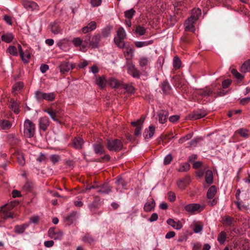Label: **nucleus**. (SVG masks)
Instances as JSON below:
<instances>
[{"label": "nucleus", "instance_id": "58", "mask_svg": "<svg viewBox=\"0 0 250 250\" xmlns=\"http://www.w3.org/2000/svg\"><path fill=\"white\" fill-rule=\"evenodd\" d=\"M232 74L238 80H242L244 77L239 73L236 69H232L231 70Z\"/></svg>", "mask_w": 250, "mask_h": 250}, {"label": "nucleus", "instance_id": "56", "mask_svg": "<svg viewBox=\"0 0 250 250\" xmlns=\"http://www.w3.org/2000/svg\"><path fill=\"white\" fill-rule=\"evenodd\" d=\"M237 131L241 137L245 138H248L249 137V135L248 134L249 130L247 129L241 128L239 129Z\"/></svg>", "mask_w": 250, "mask_h": 250}, {"label": "nucleus", "instance_id": "36", "mask_svg": "<svg viewBox=\"0 0 250 250\" xmlns=\"http://www.w3.org/2000/svg\"><path fill=\"white\" fill-rule=\"evenodd\" d=\"M51 32L54 34H57L61 31L60 24L57 22H54L50 24Z\"/></svg>", "mask_w": 250, "mask_h": 250}, {"label": "nucleus", "instance_id": "40", "mask_svg": "<svg viewBox=\"0 0 250 250\" xmlns=\"http://www.w3.org/2000/svg\"><path fill=\"white\" fill-rule=\"evenodd\" d=\"M96 83L101 89L104 88L106 85L105 77L104 76L99 77L96 80Z\"/></svg>", "mask_w": 250, "mask_h": 250}, {"label": "nucleus", "instance_id": "38", "mask_svg": "<svg viewBox=\"0 0 250 250\" xmlns=\"http://www.w3.org/2000/svg\"><path fill=\"white\" fill-rule=\"evenodd\" d=\"M217 189L215 186H211L208 190L207 196L208 199H212L215 195Z\"/></svg>", "mask_w": 250, "mask_h": 250}, {"label": "nucleus", "instance_id": "31", "mask_svg": "<svg viewBox=\"0 0 250 250\" xmlns=\"http://www.w3.org/2000/svg\"><path fill=\"white\" fill-rule=\"evenodd\" d=\"M28 226L29 225L26 223L23 224L21 225H16L14 227V231L17 234H22Z\"/></svg>", "mask_w": 250, "mask_h": 250}, {"label": "nucleus", "instance_id": "34", "mask_svg": "<svg viewBox=\"0 0 250 250\" xmlns=\"http://www.w3.org/2000/svg\"><path fill=\"white\" fill-rule=\"evenodd\" d=\"M124 39L114 38V41L116 45L121 49H124L128 42H125Z\"/></svg>", "mask_w": 250, "mask_h": 250}, {"label": "nucleus", "instance_id": "47", "mask_svg": "<svg viewBox=\"0 0 250 250\" xmlns=\"http://www.w3.org/2000/svg\"><path fill=\"white\" fill-rule=\"evenodd\" d=\"M226 232L224 231H222L218 236L217 240L220 244H223L226 241Z\"/></svg>", "mask_w": 250, "mask_h": 250}, {"label": "nucleus", "instance_id": "33", "mask_svg": "<svg viewBox=\"0 0 250 250\" xmlns=\"http://www.w3.org/2000/svg\"><path fill=\"white\" fill-rule=\"evenodd\" d=\"M153 42V40L147 41H136L134 42L135 46L137 48H141L145 46H148L152 44Z\"/></svg>", "mask_w": 250, "mask_h": 250}, {"label": "nucleus", "instance_id": "64", "mask_svg": "<svg viewBox=\"0 0 250 250\" xmlns=\"http://www.w3.org/2000/svg\"><path fill=\"white\" fill-rule=\"evenodd\" d=\"M83 240L84 242L91 244L94 241V239L89 234H86L83 237Z\"/></svg>", "mask_w": 250, "mask_h": 250}, {"label": "nucleus", "instance_id": "21", "mask_svg": "<svg viewBox=\"0 0 250 250\" xmlns=\"http://www.w3.org/2000/svg\"><path fill=\"white\" fill-rule=\"evenodd\" d=\"M97 27V23L95 21H92L90 22L87 25L83 27L82 29V31L83 33L86 34L89 33L94 30Z\"/></svg>", "mask_w": 250, "mask_h": 250}, {"label": "nucleus", "instance_id": "19", "mask_svg": "<svg viewBox=\"0 0 250 250\" xmlns=\"http://www.w3.org/2000/svg\"><path fill=\"white\" fill-rule=\"evenodd\" d=\"M84 141L83 139L80 137H75L72 141V145L74 148L81 149L83 148Z\"/></svg>", "mask_w": 250, "mask_h": 250}, {"label": "nucleus", "instance_id": "9", "mask_svg": "<svg viewBox=\"0 0 250 250\" xmlns=\"http://www.w3.org/2000/svg\"><path fill=\"white\" fill-rule=\"evenodd\" d=\"M127 73L131 75L133 78L140 79L141 73L138 69L135 67V65L132 63H128L127 64Z\"/></svg>", "mask_w": 250, "mask_h": 250}, {"label": "nucleus", "instance_id": "16", "mask_svg": "<svg viewBox=\"0 0 250 250\" xmlns=\"http://www.w3.org/2000/svg\"><path fill=\"white\" fill-rule=\"evenodd\" d=\"M201 207V205L199 204L191 203L185 206L184 209L188 213L193 214L196 211L199 210Z\"/></svg>", "mask_w": 250, "mask_h": 250}, {"label": "nucleus", "instance_id": "62", "mask_svg": "<svg viewBox=\"0 0 250 250\" xmlns=\"http://www.w3.org/2000/svg\"><path fill=\"white\" fill-rule=\"evenodd\" d=\"M148 60L146 57H142L139 61V64L141 67H144L147 65Z\"/></svg>", "mask_w": 250, "mask_h": 250}, {"label": "nucleus", "instance_id": "8", "mask_svg": "<svg viewBox=\"0 0 250 250\" xmlns=\"http://www.w3.org/2000/svg\"><path fill=\"white\" fill-rule=\"evenodd\" d=\"M93 149L96 155H101L105 153V149L103 143L98 141L92 145Z\"/></svg>", "mask_w": 250, "mask_h": 250}, {"label": "nucleus", "instance_id": "35", "mask_svg": "<svg viewBox=\"0 0 250 250\" xmlns=\"http://www.w3.org/2000/svg\"><path fill=\"white\" fill-rule=\"evenodd\" d=\"M8 139L10 144L12 146L17 145L20 141L19 138L14 134H9L8 136Z\"/></svg>", "mask_w": 250, "mask_h": 250}, {"label": "nucleus", "instance_id": "63", "mask_svg": "<svg viewBox=\"0 0 250 250\" xmlns=\"http://www.w3.org/2000/svg\"><path fill=\"white\" fill-rule=\"evenodd\" d=\"M50 159L53 164L55 165L60 160V156L57 154H53L50 156Z\"/></svg>", "mask_w": 250, "mask_h": 250}, {"label": "nucleus", "instance_id": "13", "mask_svg": "<svg viewBox=\"0 0 250 250\" xmlns=\"http://www.w3.org/2000/svg\"><path fill=\"white\" fill-rule=\"evenodd\" d=\"M207 114V112L204 109H197L192 112L190 117L192 120H197L204 117Z\"/></svg>", "mask_w": 250, "mask_h": 250}, {"label": "nucleus", "instance_id": "57", "mask_svg": "<svg viewBox=\"0 0 250 250\" xmlns=\"http://www.w3.org/2000/svg\"><path fill=\"white\" fill-rule=\"evenodd\" d=\"M201 15V10L199 9H193L191 16H193V20L196 21Z\"/></svg>", "mask_w": 250, "mask_h": 250}, {"label": "nucleus", "instance_id": "27", "mask_svg": "<svg viewBox=\"0 0 250 250\" xmlns=\"http://www.w3.org/2000/svg\"><path fill=\"white\" fill-rule=\"evenodd\" d=\"M155 206L154 200L151 199V201L146 202L144 207V209L146 212H149L154 209Z\"/></svg>", "mask_w": 250, "mask_h": 250}, {"label": "nucleus", "instance_id": "3", "mask_svg": "<svg viewBox=\"0 0 250 250\" xmlns=\"http://www.w3.org/2000/svg\"><path fill=\"white\" fill-rule=\"evenodd\" d=\"M105 146L109 151L114 152H119L123 147L122 142L118 139L107 140Z\"/></svg>", "mask_w": 250, "mask_h": 250}, {"label": "nucleus", "instance_id": "55", "mask_svg": "<svg viewBox=\"0 0 250 250\" xmlns=\"http://www.w3.org/2000/svg\"><path fill=\"white\" fill-rule=\"evenodd\" d=\"M193 133L192 132L189 133L186 135L181 137L178 141L179 143L183 144L186 141L190 140L193 137Z\"/></svg>", "mask_w": 250, "mask_h": 250}, {"label": "nucleus", "instance_id": "11", "mask_svg": "<svg viewBox=\"0 0 250 250\" xmlns=\"http://www.w3.org/2000/svg\"><path fill=\"white\" fill-rule=\"evenodd\" d=\"M50 124V121L47 116L41 117L39 120V127L40 130L43 131L47 129Z\"/></svg>", "mask_w": 250, "mask_h": 250}, {"label": "nucleus", "instance_id": "37", "mask_svg": "<svg viewBox=\"0 0 250 250\" xmlns=\"http://www.w3.org/2000/svg\"><path fill=\"white\" fill-rule=\"evenodd\" d=\"M250 70V59L245 61L241 65L240 71L242 73H246Z\"/></svg>", "mask_w": 250, "mask_h": 250}, {"label": "nucleus", "instance_id": "5", "mask_svg": "<svg viewBox=\"0 0 250 250\" xmlns=\"http://www.w3.org/2000/svg\"><path fill=\"white\" fill-rule=\"evenodd\" d=\"M13 207L11 205L6 204L1 207L0 212L2 214V217L3 219L6 220L8 218H13V214L10 211Z\"/></svg>", "mask_w": 250, "mask_h": 250}, {"label": "nucleus", "instance_id": "54", "mask_svg": "<svg viewBox=\"0 0 250 250\" xmlns=\"http://www.w3.org/2000/svg\"><path fill=\"white\" fill-rule=\"evenodd\" d=\"M181 40L184 44H188L190 43L191 39L190 35L186 33L181 38Z\"/></svg>", "mask_w": 250, "mask_h": 250}, {"label": "nucleus", "instance_id": "61", "mask_svg": "<svg viewBox=\"0 0 250 250\" xmlns=\"http://www.w3.org/2000/svg\"><path fill=\"white\" fill-rule=\"evenodd\" d=\"M144 121V118H143V117H141L140 119L137 120L136 121L132 122L131 124L133 126L137 127V126H142Z\"/></svg>", "mask_w": 250, "mask_h": 250}, {"label": "nucleus", "instance_id": "10", "mask_svg": "<svg viewBox=\"0 0 250 250\" xmlns=\"http://www.w3.org/2000/svg\"><path fill=\"white\" fill-rule=\"evenodd\" d=\"M115 184L116 185V190L117 192L119 191L120 193L123 192L122 190H120L121 188L123 189H127L128 188L127 182L122 177L118 178L115 182Z\"/></svg>", "mask_w": 250, "mask_h": 250}, {"label": "nucleus", "instance_id": "29", "mask_svg": "<svg viewBox=\"0 0 250 250\" xmlns=\"http://www.w3.org/2000/svg\"><path fill=\"white\" fill-rule=\"evenodd\" d=\"M60 72L62 74L68 72L71 70V65L68 62H63L60 65Z\"/></svg>", "mask_w": 250, "mask_h": 250}, {"label": "nucleus", "instance_id": "2", "mask_svg": "<svg viewBox=\"0 0 250 250\" xmlns=\"http://www.w3.org/2000/svg\"><path fill=\"white\" fill-rule=\"evenodd\" d=\"M56 97V94L55 92L44 93L41 90H37L35 92V98L37 101L41 103L43 100H46L48 102L54 101Z\"/></svg>", "mask_w": 250, "mask_h": 250}, {"label": "nucleus", "instance_id": "20", "mask_svg": "<svg viewBox=\"0 0 250 250\" xmlns=\"http://www.w3.org/2000/svg\"><path fill=\"white\" fill-rule=\"evenodd\" d=\"M100 199L98 197H96L92 203L88 205L90 211L92 212L93 214L96 213V210H97L100 206Z\"/></svg>", "mask_w": 250, "mask_h": 250}, {"label": "nucleus", "instance_id": "4", "mask_svg": "<svg viewBox=\"0 0 250 250\" xmlns=\"http://www.w3.org/2000/svg\"><path fill=\"white\" fill-rule=\"evenodd\" d=\"M23 133L27 138L33 137L35 133V125L29 119H26L23 125Z\"/></svg>", "mask_w": 250, "mask_h": 250}, {"label": "nucleus", "instance_id": "32", "mask_svg": "<svg viewBox=\"0 0 250 250\" xmlns=\"http://www.w3.org/2000/svg\"><path fill=\"white\" fill-rule=\"evenodd\" d=\"M215 92L213 90L210 88L206 87L205 89L201 90L199 93L202 97L205 98L212 96Z\"/></svg>", "mask_w": 250, "mask_h": 250}, {"label": "nucleus", "instance_id": "51", "mask_svg": "<svg viewBox=\"0 0 250 250\" xmlns=\"http://www.w3.org/2000/svg\"><path fill=\"white\" fill-rule=\"evenodd\" d=\"M190 167V165L188 163H185L182 164L179 168L177 169L178 171L179 172H185L188 171L189 170Z\"/></svg>", "mask_w": 250, "mask_h": 250}, {"label": "nucleus", "instance_id": "30", "mask_svg": "<svg viewBox=\"0 0 250 250\" xmlns=\"http://www.w3.org/2000/svg\"><path fill=\"white\" fill-rule=\"evenodd\" d=\"M14 38V36L12 33L7 32L2 35L1 40L6 43H10Z\"/></svg>", "mask_w": 250, "mask_h": 250}, {"label": "nucleus", "instance_id": "28", "mask_svg": "<svg viewBox=\"0 0 250 250\" xmlns=\"http://www.w3.org/2000/svg\"><path fill=\"white\" fill-rule=\"evenodd\" d=\"M9 106L15 114H18L20 112V104L13 99L10 100V104Z\"/></svg>", "mask_w": 250, "mask_h": 250}, {"label": "nucleus", "instance_id": "48", "mask_svg": "<svg viewBox=\"0 0 250 250\" xmlns=\"http://www.w3.org/2000/svg\"><path fill=\"white\" fill-rule=\"evenodd\" d=\"M181 65V61L178 56H175L173 59V67L175 69H178Z\"/></svg>", "mask_w": 250, "mask_h": 250}, {"label": "nucleus", "instance_id": "42", "mask_svg": "<svg viewBox=\"0 0 250 250\" xmlns=\"http://www.w3.org/2000/svg\"><path fill=\"white\" fill-rule=\"evenodd\" d=\"M72 43L76 47L82 46L83 47H86V45L84 43V40H83L80 38H74L72 40Z\"/></svg>", "mask_w": 250, "mask_h": 250}, {"label": "nucleus", "instance_id": "41", "mask_svg": "<svg viewBox=\"0 0 250 250\" xmlns=\"http://www.w3.org/2000/svg\"><path fill=\"white\" fill-rule=\"evenodd\" d=\"M213 173L211 170H208L206 172L205 180L207 184H211L213 182Z\"/></svg>", "mask_w": 250, "mask_h": 250}, {"label": "nucleus", "instance_id": "25", "mask_svg": "<svg viewBox=\"0 0 250 250\" xmlns=\"http://www.w3.org/2000/svg\"><path fill=\"white\" fill-rule=\"evenodd\" d=\"M161 89L165 95H168L170 93L171 87L167 80L164 81L162 83Z\"/></svg>", "mask_w": 250, "mask_h": 250}, {"label": "nucleus", "instance_id": "17", "mask_svg": "<svg viewBox=\"0 0 250 250\" xmlns=\"http://www.w3.org/2000/svg\"><path fill=\"white\" fill-rule=\"evenodd\" d=\"M155 132V127L150 125L148 128L145 129L143 132V136L145 140L149 139L152 137Z\"/></svg>", "mask_w": 250, "mask_h": 250}, {"label": "nucleus", "instance_id": "26", "mask_svg": "<svg viewBox=\"0 0 250 250\" xmlns=\"http://www.w3.org/2000/svg\"><path fill=\"white\" fill-rule=\"evenodd\" d=\"M77 213L76 211H73L66 217L65 219L66 225L70 226L73 223L74 221L76 219Z\"/></svg>", "mask_w": 250, "mask_h": 250}, {"label": "nucleus", "instance_id": "52", "mask_svg": "<svg viewBox=\"0 0 250 250\" xmlns=\"http://www.w3.org/2000/svg\"><path fill=\"white\" fill-rule=\"evenodd\" d=\"M23 87V83L21 82H18L15 83L13 87L12 90L13 92H15L16 91H19L21 90Z\"/></svg>", "mask_w": 250, "mask_h": 250}, {"label": "nucleus", "instance_id": "46", "mask_svg": "<svg viewBox=\"0 0 250 250\" xmlns=\"http://www.w3.org/2000/svg\"><path fill=\"white\" fill-rule=\"evenodd\" d=\"M125 17L127 19L131 20L136 13V11L133 8H131L125 12Z\"/></svg>", "mask_w": 250, "mask_h": 250}, {"label": "nucleus", "instance_id": "14", "mask_svg": "<svg viewBox=\"0 0 250 250\" xmlns=\"http://www.w3.org/2000/svg\"><path fill=\"white\" fill-rule=\"evenodd\" d=\"M193 16H190L188 20H186L184 26L185 31L186 32H194L195 30L194 23L195 21L193 20Z\"/></svg>", "mask_w": 250, "mask_h": 250}, {"label": "nucleus", "instance_id": "15", "mask_svg": "<svg viewBox=\"0 0 250 250\" xmlns=\"http://www.w3.org/2000/svg\"><path fill=\"white\" fill-rule=\"evenodd\" d=\"M190 177L187 175L185 177L178 180L177 184L179 188L183 190L190 184Z\"/></svg>", "mask_w": 250, "mask_h": 250}, {"label": "nucleus", "instance_id": "24", "mask_svg": "<svg viewBox=\"0 0 250 250\" xmlns=\"http://www.w3.org/2000/svg\"><path fill=\"white\" fill-rule=\"evenodd\" d=\"M44 112L49 115L51 119L54 121H59V116L56 110L52 108H48L43 110Z\"/></svg>", "mask_w": 250, "mask_h": 250}, {"label": "nucleus", "instance_id": "7", "mask_svg": "<svg viewBox=\"0 0 250 250\" xmlns=\"http://www.w3.org/2000/svg\"><path fill=\"white\" fill-rule=\"evenodd\" d=\"M48 236L54 240H61L63 236V232L61 230L55 231V228H50L48 231Z\"/></svg>", "mask_w": 250, "mask_h": 250}, {"label": "nucleus", "instance_id": "6", "mask_svg": "<svg viewBox=\"0 0 250 250\" xmlns=\"http://www.w3.org/2000/svg\"><path fill=\"white\" fill-rule=\"evenodd\" d=\"M97 192L101 194H109L112 189V187L107 182L97 185Z\"/></svg>", "mask_w": 250, "mask_h": 250}, {"label": "nucleus", "instance_id": "12", "mask_svg": "<svg viewBox=\"0 0 250 250\" xmlns=\"http://www.w3.org/2000/svg\"><path fill=\"white\" fill-rule=\"evenodd\" d=\"M124 49H125V51H124V54L126 59L131 60L134 56L135 51V49L133 48L132 45L128 42Z\"/></svg>", "mask_w": 250, "mask_h": 250}, {"label": "nucleus", "instance_id": "44", "mask_svg": "<svg viewBox=\"0 0 250 250\" xmlns=\"http://www.w3.org/2000/svg\"><path fill=\"white\" fill-rule=\"evenodd\" d=\"M108 84L113 88H117L120 85V82L114 78H110L108 81Z\"/></svg>", "mask_w": 250, "mask_h": 250}, {"label": "nucleus", "instance_id": "53", "mask_svg": "<svg viewBox=\"0 0 250 250\" xmlns=\"http://www.w3.org/2000/svg\"><path fill=\"white\" fill-rule=\"evenodd\" d=\"M117 38L125 39L126 37V34L123 27H120L117 31Z\"/></svg>", "mask_w": 250, "mask_h": 250}, {"label": "nucleus", "instance_id": "59", "mask_svg": "<svg viewBox=\"0 0 250 250\" xmlns=\"http://www.w3.org/2000/svg\"><path fill=\"white\" fill-rule=\"evenodd\" d=\"M123 88L125 89L127 93L133 94L135 92L134 87L130 84H125L123 85Z\"/></svg>", "mask_w": 250, "mask_h": 250}, {"label": "nucleus", "instance_id": "49", "mask_svg": "<svg viewBox=\"0 0 250 250\" xmlns=\"http://www.w3.org/2000/svg\"><path fill=\"white\" fill-rule=\"evenodd\" d=\"M112 29V27L111 26H107L105 28H103L102 30V35L103 37L104 38L108 37Z\"/></svg>", "mask_w": 250, "mask_h": 250}, {"label": "nucleus", "instance_id": "60", "mask_svg": "<svg viewBox=\"0 0 250 250\" xmlns=\"http://www.w3.org/2000/svg\"><path fill=\"white\" fill-rule=\"evenodd\" d=\"M202 140V138L201 137H196L193 139L191 140L189 143V147L190 146H196L198 142Z\"/></svg>", "mask_w": 250, "mask_h": 250}, {"label": "nucleus", "instance_id": "50", "mask_svg": "<svg viewBox=\"0 0 250 250\" xmlns=\"http://www.w3.org/2000/svg\"><path fill=\"white\" fill-rule=\"evenodd\" d=\"M6 52L13 56H17L18 55L17 49L15 46H9L6 50Z\"/></svg>", "mask_w": 250, "mask_h": 250}, {"label": "nucleus", "instance_id": "43", "mask_svg": "<svg viewBox=\"0 0 250 250\" xmlns=\"http://www.w3.org/2000/svg\"><path fill=\"white\" fill-rule=\"evenodd\" d=\"M0 125L2 129L7 130L11 128L12 124L8 120H2L0 122Z\"/></svg>", "mask_w": 250, "mask_h": 250}, {"label": "nucleus", "instance_id": "18", "mask_svg": "<svg viewBox=\"0 0 250 250\" xmlns=\"http://www.w3.org/2000/svg\"><path fill=\"white\" fill-rule=\"evenodd\" d=\"M22 4L23 7L28 10L33 11L36 9L38 7L37 3L32 1L22 0Z\"/></svg>", "mask_w": 250, "mask_h": 250}, {"label": "nucleus", "instance_id": "45", "mask_svg": "<svg viewBox=\"0 0 250 250\" xmlns=\"http://www.w3.org/2000/svg\"><path fill=\"white\" fill-rule=\"evenodd\" d=\"M135 32L140 36H142L146 34V29L143 26L138 25L136 26Z\"/></svg>", "mask_w": 250, "mask_h": 250}, {"label": "nucleus", "instance_id": "39", "mask_svg": "<svg viewBox=\"0 0 250 250\" xmlns=\"http://www.w3.org/2000/svg\"><path fill=\"white\" fill-rule=\"evenodd\" d=\"M234 222V218L229 215H226L222 219V223L224 225L231 226Z\"/></svg>", "mask_w": 250, "mask_h": 250}, {"label": "nucleus", "instance_id": "23", "mask_svg": "<svg viewBox=\"0 0 250 250\" xmlns=\"http://www.w3.org/2000/svg\"><path fill=\"white\" fill-rule=\"evenodd\" d=\"M167 224L171 226L174 229L179 230L182 228L183 225L182 223L179 221L178 222H175L173 219L169 218L167 221Z\"/></svg>", "mask_w": 250, "mask_h": 250}, {"label": "nucleus", "instance_id": "22", "mask_svg": "<svg viewBox=\"0 0 250 250\" xmlns=\"http://www.w3.org/2000/svg\"><path fill=\"white\" fill-rule=\"evenodd\" d=\"M168 116V112L166 110H162L158 113L159 122L160 124H164L167 121Z\"/></svg>", "mask_w": 250, "mask_h": 250}, {"label": "nucleus", "instance_id": "1", "mask_svg": "<svg viewBox=\"0 0 250 250\" xmlns=\"http://www.w3.org/2000/svg\"><path fill=\"white\" fill-rule=\"evenodd\" d=\"M101 39V35L98 33L94 34L92 36L90 34H87L83 37L84 43L92 49L98 48L100 46Z\"/></svg>", "mask_w": 250, "mask_h": 250}]
</instances>
